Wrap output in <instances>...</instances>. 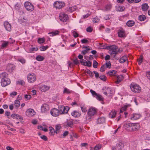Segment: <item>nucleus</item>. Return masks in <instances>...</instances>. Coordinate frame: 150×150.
I'll use <instances>...</instances> for the list:
<instances>
[{
	"mask_svg": "<svg viewBox=\"0 0 150 150\" xmlns=\"http://www.w3.org/2000/svg\"><path fill=\"white\" fill-rule=\"evenodd\" d=\"M8 74L6 73H3L0 74V78L1 79V84L3 87H5L8 85L9 83L8 79L7 77Z\"/></svg>",
	"mask_w": 150,
	"mask_h": 150,
	"instance_id": "obj_1",
	"label": "nucleus"
},
{
	"mask_svg": "<svg viewBox=\"0 0 150 150\" xmlns=\"http://www.w3.org/2000/svg\"><path fill=\"white\" fill-rule=\"evenodd\" d=\"M130 88L131 91L134 93H139L141 91V87L137 84L131 83L130 85Z\"/></svg>",
	"mask_w": 150,
	"mask_h": 150,
	"instance_id": "obj_2",
	"label": "nucleus"
},
{
	"mask_svg": "<svg viewBox=\"0 0 150 150\" xmlns=\"http://www.w3.org/2000/svg\"><path fill=\"white\" fill-rule=\"evenodd\" d=\"M108 47H109L110 49L111 50L109 51V53L110 54H114L113 57L115 58L116 54L118 53L119 52L118 50H117L118 48L115 45H111L108 46Z\"/></svg>",
	"mask_w": 150,
	"mask_h": 150,
	"instance_id": "obj_3",
	"label": "nucleus"
},
{
	"mask_svg": "<svg viewBox=\"0 0 150 150\" xmlns=\"http://www.w3.org/2000/svg\"><path fill=\"white\" fill-rule=\"evenodd\" d=\"M79 59H81L80 62L81 64L83 65L87 66L88 67H91V66L92 63L90 61L87 62L86 60L83 59V56L79 54L78 56Z\"/></svg>",
	"mask_w": 150,
	"mask_h": 150,
	"instance_id": "obj_4",
	"label": "nucleus"
},
{
	"mask_svg": "<svg viewBox=\"0 0 150 150\" xmlns=\"http://www.w3.org/2000/svg\"><path fill=\"white\" fill-rule=\"evenodd\" d=\"M24 6L25 9L28 11H32L34 9L33 5L29 1H26L24 3Z\"/></svg>",
	"mask_w": 150,
	"mask_h": 150,
	"instance_id": "obj_5",
	"label": "nucleus"
},
{
	"mask_svg": "<svg viewBox=\"0 0 150 150\" xmlns=\"http://www.w3.org/2000/svg\"><path fill=\"white\" fill-rule=\"evenodd\" d=\"M96 112L97 109L96 108H89L87 112V115L89 117V119H91V118L96 114Z\"/></svg>",
	"mask_w": 150,
	"mask_h": 150,
	"instance_id": "obj_6",
	"label": "nucleus"
},
{
	"mask_svg": "<svg viewBox=\"0 0 150 150\" xmlns=\"http://www.w3.org/2000/svg\"><path fill=\"white\" fill-rule=\"evenodd\" d=\"M103 93L106 96H111L112 94V90L109 87H105L103 88Z\"/></svg>",
	"mask_w": 150,
	"mask_h": 150,
	"instance_id": "obj_7",
	"label": "nucleus"
},
{
	"mask_svg": "<svg viewBox=\"0 0 150 150\" xmlns=\"http://www.w3.org/2000/svg\"><path fill=\"white\" fill-rule=\"evenodd\" d=\"M58 108L61 114L67 113L69 109V107L67 106L65 107L63 105L59 106Z\"/></svg>",
	"mask_w": 150,
	"mask_h": 150,
	"instance_id": "obj_8",
	"label": "nucleus"
},
{
	"mask_svg": "<svg viewBox=\"0 0 150 150\" xmlns=\"http://www.w3.org/2000/svg\"><path fill=\"white\" fill-rule=\"evenodd\" d=\"M27 78L28 81L30 83H32L36 80V77L35 74L31 73L28 75Z\"/></svg>",
	"mask_w": 150,
	"mask_h": 150,
	"instance_id": "obj_9",
	"label": "nucleus"
},
{
	"mask_svg": "<svg viewBox=\"0 0 150 150\" xmlns=\"http://www.w3.org/2000/svg\"><path fill=\"white\" fill-rule=\"evenodd\" d=\"M90 92L93 96L97 100L100 101L103 100V98L101 95L98 94L95 91L91 89L90 90Z\"/></svg>",
	"mask_w": 150,
	"mask_h": 150,
	"instance_id": "obj_10",
	"label": "nucleus"
},
{
	"mask_svg": "<svg viewBox=\"0 0 150 150\" xmlns=\"http://www.w3.org/2000/svg\"><path fill=\"white\" fill-rule=\"evenodd\" d=\"M65 4V3L62 2L56 1L54 3L53 5L57 9H59L63 7Z\"/></svg>",
	"mask_w": 150,
	"mask_h": 150,
	"instance_id": "obj_11",
	"label": "nucleus"
},
{
	"mask_svg": "<svg viewBox=\"0 0 150 150\" xmlns=\"http://www.w3.org/2000/svg\"><path fill=\"white\" fill-rule=\"evenodd\" d=\"M49 110V106L48 105L44 103L41 107V111L42 113H45Z\"/></svg>",
	"mask_w": 150,
	"mask_h": 150,
	"instance_id": "obj_12",
	"label": "nucleus"
},
{
	"mask_svg": "<svg viewBox=\"0 0 150 150\" xmlns=\"http://www.w3.org/2000/svg\"><path fill=\"white\" fill-rule=\"evenodd\" d=\"M59 19L63 22H65L68 19V17L67 15L64 13H61L59 15Z\"/></svg>",
	"mask_w": 150,
	"mask_h": 150,
	"instance_id": "obj_13",
	"label": "nucleus"
},
{
	"mask_svg": "<svg viewBox=\"0 0 150 150\" xmlns=\"http://www.w3.org/2000/svg\"><path fill=\"white\" fill-rule=\"evenodd\" d=\"M51 115L53 116L56 117L60 114L59 109H58L54 108L52 109L50 111Z\"/></svg>",
	"mask_w": 150,
	"mask_h": 150,
	"instance_id": "obj_14",
	"label": "nucleus"
},
{
	"mask_svg": "<svg viewBox=\"0 0 150 150\" xmlns=\"http://www.w3.org/2000/svg\"><path fill=\"white\" fill-rule=\"evenodd\" d=\"M39 89L43 92H45L48 91L50 88V86L43 84L39 85Z\"/></svg>",
	"mask_w": 150,
	"mask_h": 150,
	"instance_id": "obj_15",
	"label": "nucleus"
},
{
	"mask_svg": "<svg viewBox=\"0 0 150 150\" xmlns=\"http://www.w3.org/2000/svg\"><path fill=\"white\" fill-rule=\"evenodd\" d=\"M35 112L32 109H28L26 112V115L29 117H31L35 115Z\"/></svg>",
	"mask_w": 150,
	"mask_h": 150,
	"instance_id": "obj_16",
	"label": "nucleus"
},
{
	"mask_svg": "<svg viewBox=\"0 0 150 150\" xmlns=\"http://www.w3.org/2000/svg\"><path fill=\"white\" fill-rule=\"evenodd\" d=\"M11 117L13 119L19 120L20 121H22L23 120V117L17 114H12L11 115Z\"/></svg>",
	"mask_w": 150,
	"mask_h": 150,
	"instance_id": "obj_17",
	"label": "nucleus"
},
{
	"mask_svg": "<svg viewBox=\"0 0 150 150\" xmlns=\"http://www.w3.org/2000/svg\"><path fill=\"white\" fill-rule=\"evenodd\" d=\"M141 115L137 113H134L131 115L130 119L132 120H137L140 117Z\"/></svg>",
	"mask_w": 150,
	"mask_h": 150,
	"instance_id": "obj_18",
	"label": "nucleus"
},
{
	"mask_svg": "<svg viewBox=\"0 0 150 150\" xmlns=\"http://www.w3.org/2000/svg\"><path fill=\"white\" fill-rule=\"evenodd\" d=\"M81 114L80 112L76 110H74L71 112V115L75 117H80Z\"/></svg>",
	"mask_w": 150,
	"mask_h": 150,
	"instance_id": "obj_19",
	"label": "nucleus"
},
{
	"mask_svg": "<svg viewBox=\"0 0 150 150\" xmlns=\"http://www.w3.org/2000/svg\"><path fill=\"white\" fill-rule=\"evenodd\" d=\"M64 126L66 128L67 127L72 128L73 127V122L71 121H67L64 123Z\"/></svg>",
	"mask_w": 150,
	"mask_h": 150,
	"instance_id": "obj_20",
	"label": "nucleus"
},
{
	"mask_svg": "<svg viewBox=\"0 0 150 150\" xmlns=\"http://www.w3.org/2000/svg\"><path fill=\"white\" fill-rule=\"evenodd\" d=\"M139 127L140 125L139 124H133L131 129H129V130L131 131H136L139 129Z\"/></svg>",
	"mask_w": 150,
	"mask_h": 150,
	"instance_id": "obj_21",
	"label": "nucleus"
},
{
	"mask_svg": "<svg viewBox=\"0 0 150 150\" xmlns=\"http://www.w3.org/2000/svg\"><path fill=\"white\" fill-rule=\"evenodd\" d=\"M105 119L104 117H99L97 120L96 122L98 124H103L105 122Z\"/></svg>",
	"mask_w": 150,
	"mask_h": 150,
	"instance_id": "obj_22",
	"label": "nucleus"
},
{
	"mask_svg": "<svg viewBox=\"0 0 150 150\" xmlns=\"http://www.w3.org/2000/svg\"><path fill=\"white\" fill-rule=\"evenodd\" d=\"M117 33L119 37L122 38L125 36V31L123 29L118 30Z\"/></svg>",
	"mask_w": 150,
	"mask_h": 150,
	"instance_id": "obj_23",
	"label": "nucleus"
},
{
	"mask_svg": "<svg viewBox=\"0 0 150 150\" xmlns=\"http://www.w3.org/2000/svg\"><path fill=\"white\" fill-rule=\"evenodd\" d=\"M18 21L20 23L25 24L28 23L27 19L25 17L18 19Z\"/></svg>",
	"mask_w": 150,
	"mask_h": 150,
	"instance_id": "obj_24",
	"label": "nucleus"
},
{
	"mask_svg": "<svg viewBox=\"0 0 150 150\" xmlns=\"http://www.w3.org/2000/svg\"><path fill=\"white\" fill-rule=\"evenodd\" d=\"M126 61H127V63L128 62V61L127 59V56H122L119 60V62L121 63H124Z\"/></svg>",
	"mask_w": 150,
	"mask_h": 150,
	"instance_id": "obj_25",
	"label": "nucleus"
},
{
	"mask_svg": "<svg viewBox=\"0 0 150 150\" xmlns=\"http://www.w3.org/2000/svg\"><path fill=\"white\" fill-rule=\"evenodd\" d=\"M127 105H125L124 106L122 107L120 109V113H122L123 112H124V114L125 115V117H126L127 115V113L126 112H125V111L126 110L127 108Z\"/></svg>",
	"mask_w": 150,
	"mask_h": 150,
	"instance_id": "obj_26",
	"label": "nucleus"
},
{
	"mask_svg": "<svg viewBox=\"0 0 150 150\" xmlns=\"http://www.w3.org/2000/svg\"><path fill=\"white\" fill-rule=\"evenodd\" d=\"M149 7V6L146 3L143 4L142 5V9L143 11H146Z\"/></svg>",
	"mask_w": 150,
	"mask_h": 150,
	"instance_id": "obj_27",
	"label": "nucleus"
},
{
	"mask_svg": "<svg viewBox=\"0 0 150 150\" xmlns=\"http://www.w3.org/2000/svg\"><path fill=\"white\" fill-rule=\"evenodd\" d=\"M125 9V8L124 6H116V10L117 11H122Z\"/></svg>",
	"mask_w": 150,
	"mask_h": 150,
	"instance_id": "obj_28",
	"label": "nucleus"
},
{
	"mask_svg": "<svg viewBox=\"0 0 150 150\" xmlns=\"http://www.w3.org/2000/svg\"><path fill=\"white\" fill-rule=\"evenodd\" d=\"M135 24V22L132 20H129L126 23V25L128 27H132Z\"/></svg>",
	"mask_w": 150,
	"mask_h": 150,
	"instance_id": "obj_29",
	"label": "nucleus"
},
{
	"mask_svg": "<svg viewBox=\"0 0 150 150\" xmlns=\"http://www.w3.org/2000/svg\"><path fill=\"white\" fill-rule=\"evenodd\" d=\"M116 112L114 110H112L110 113L109 117L110 118H113L115 117Z\"/></svg>",
	"mask_w": 150,
	"mask_h": 150,
	"instance_id": "obj_30",
	"label": "nucleus"
},
{
	"mask_svg": "<svg viewBox=\"0 0 150 150\" xmlns=\"http://www.w3.org/2000/svg\"><path fill=\"white\" fill-rule=\"evenodd\" d=\"M117 73V71L113 70L109 71L107 74L110 76H115Z\"/></svg>",
	"mask_w": 150,
	"mask_h": 150,
	"instance_id": "obj_31",
	"label": "nucleus"
},
{
	"mask_svg": "<svg viewBox=\"0 0 150 150\" xmlns=\"http://www.w3.org/2000/svg\"><path fill=\"white\" fill-rule=\"evenodd\" d=\"M8 42L3 41L1 45V49H3L6 48L8 45Z\"/></svg>",
	"mask_w": 150,
	"mask_h": 150,
	"instance_id": "obj_32",
	"label": "nucleus"
},
{
	"mask_svg": "<svg viewBox=\"0 0 150 150\" xmlns=\"http://www.w3.org/2000/svg\"><path fill=\"white\" fill-rule=\"evenodd\" d=\"M4 26L6 29L9 31V23L8 21H5L4 23Z\"/></svg>",
	"mask_w": 150,
	"mask_h": 150,
	"instance_id": "obj_33",
	"label": "nucleus"
},
{
	"mask_svg": "<svg viewBox=\"0 0 150 150\" xmlns=\"http://www.w3.org/2000/svg\"><path fill=\"white\" fill-rule=\"evenodd\" d=\"M116 147L118 150H122L124 147V145L122 143H119L116 145Z\"/></svg>",
	"mask_w": 150,
	"mask_h": 150,
	"instance_id": "obj_34",
	"label": "nucleus"
},
{
	"mask_svg": "<svg viewBox=\"0 0 150 150\" xmlns=\"http://www.w3.org/2000/svg\"><path fill=\"white\" fill-rule=\"evenodd\" d=\"M50 135L52 136H53L55 132V131L54 129V128L52 127H50Z\"/></svg>",
	"mask_w": 150,
	"mask_h": 150,
	"instance_id": "obj_35",
	"label": "nucleus"
},
{
	"mask_svg": "<svg viewBox=\"0 0 150 150\" xmlns=\"http://www.w3.org/2000/svg\"><path fill=\"white\" fill-rule=\"evenodd\" d=\"M123 76L122 75L118 76L117 77V81L115 83L116 84L119 83L122 79Z\"/></svg>",
	"mask_w": 150,
	"mask_h": 150,
	"instance_id": "obj_36",
	"label": "nucleus"
},
{
	"mask_svg": "<svg viewBox=\"0 0 150 150\" xmlns=\"http://www.w3.org/2000/svg\"><path fill=\"white\" fill-rule=\"evenodd\" d=\"M76 9V6H73L71 7H70L69 8H67V10L68 11H69L71 13L73 12V11H75Z\"/></svg>",
	"mask_w": 150,
	"mask_h": 150,
	"instance_id": "obj_37",
	"label": "nucleus"
},
{
	"mask_svg": "<svg viewBox=\"0 0 150 150\" xmlns=\"http://www.w3.org/2000/svg\"><path fill=\"white\" fill-rule=\"evenodd\" d=\"M84 72L85 73H87L88 74L90 77H92L93 76V72L87 69Z\"/></svg>",
	"mask_w": 150,
	"mask_h": 150,
	"instance_id": "obj_38",
	"label": "nucleus"
},
{
	"mask_svg": "<svg viewBox=\"0 0 150 150\" xmlns=\"http://www.w3.org/2000/svg\"><path fill=\"white\" fill-rule=\"evenodd\" d=\"M61 128V126L59 125H56L55 126V133H58Z\"/></svg>",
	"mask_w": 150,
	"mask_h": 150,
	"instance_id": "obj_39",
	"label": "nucleus"
},
{
	"mask_svg": "<svg viewBox=\"0 0 150 150\" xmlns=\"http://www.w3.org/2000/svg\"><path fill=\"white\" fill-rule=\"evenodd\" d=\"M146 19L145 16L142 15L139 16V19L141 21H144Z\"/></svg>",
	"mask_w": 150,
	"mask_h": 150,
	"instance_id": "obj_40",
	"label": "nucleus"
},
{
	"mask_svg": "<svg viewBox=\"0 0 150 150\" xmlns=\"http://www.w3.org/2000/svg\"><path fill=\"white\" fill-rule=\"evenodd\" d=\"M44 58L43 57L39 55L36 57V59L39 61H43L44 59Z\"/></svg>",
	"mask_w": 150,
	"mask_h": 150,
	"instance_id": "obj_41",
	"label": "nucleus"
},
{
	"mask_svg": "<svg viewBox=\"0 0 150 150\" xmlns=\"http://www.w3.org/2000/svg\"><path fill=\"white\" fill-rule=\"evenodd\" d=\"M20 103L18 100H16L15 101L14 105L15 107L17 109L20 105Z\"/></svg>",
	"mask_w": 150,
	"mask_h": 150,
	"instance_id": "obj_42",
	"label": "nucleus"
},
{
	"mask_svg": "<svg viewBox=\"0 0 150 150\" xmlns=\"http://www.w3.org/2000/svg\"><path fill=\"white\" fill-rule=\"evenodd\" d=\"M112 5L110 4H108L105 7V10L106 11H108L110 10L112 8Z\"/></svg>",
	"mask_w": 150,
	"mask_h": 150,
	"instance_id": "obj_43",
	"label": "nucleus"
},
{
	"mask_svg": "<svg viewBox=\"0 0 150 150\" xmlns=\"http://www.w3.org/2000/svg\"><path fill=\"white\" fill-rule=\"evenodd\" d=\"M48 48L47 46H42L40 47V49L41 51H45Z\"/></svg>",
	"mask_w": 150,
	"mask_h": 150,
	"instance_id": "obj_44",
	"label": "nucleus"
},
{
	"mask_svg": "<svg viewBox=\"0 0 150 150\" xmlns=\"http://www.w3.org/2000/svg\"><path fill=\"white\" fill-rule=\"evenodd\" d=\"M15 66L13 64H10V69L12 72H13L15 69Z\"/></svg>",
	"mask_w": 150,
	"mask_h": 150,
	"instance_id": "obj_45",
	"label": "nucleus"
},
{
	"mask_svg": "<svg viewBox=\"0 0 150 150\" xmlns=\"http://www.w3.org/2000/svg\"><path fill=\"white\" fill-rule=\"evenodd\" d=\"M101 147L102 145L101 144H98L95 146L94 149V150H99L101 149Z\"/></svg>",
	"mask_w": 150,
	"mask_h": 150,
	"instance_id": "obj_46",
	"label": "nucleus"
},
{
	"mask_svg": "<svg viewBox=\"0 0 150 150\" xmlns=\"http://www.w3.org/2000/svg\"><path fill=\"white\" fill-rule=\"evenodd\" d=\"M143 56L142 55H141L139 57L138 61V64L140 65L143 62Z\"/></svg>",
	"mask_w": 150,
	"mask_h": 150,
	"instance_id": "obj_47",
	"label": "nucleus"
},
{
	"mask_svg": "<svg viewBox=\"0 0 150 150\" xmlns=\"http://www.w3.org/2000/svg\"><path fill=\"white\" fill-rule=\"evenodd\" d=\"M59 33V32L58 31H55L53 32H52L49 33V34H52V36H55L57 35Z\"/></svg>",
	"mask_w": 150,
	"mask_h": 150,
	"instance_id": "obj_48",
	"label": "nucleus"
},
{
	"mask_svg": "<svg viewBox=\"0 0 150 150\" xmlns=\"http://www.w3.org/2000/svg\"><path fill=\"white\" fill-rule=\"evenodd\" d=\"M16 83L18 84L23 85L25 84V82L23 80H21L17 81L16 82Z\"/></svg>",
	"mask_w": 150,
	"mask_h": 150,
	"instance_id": "obj_49",
	"label": "nucleus"
},
{
	"mask_svg": "<svg viewBox=\"0 0 150 150\" xmlns=\"http://www.w3.org/2000/svg\"><path fill=\"white\" fill-rule=\"evenodd\" d=\"M24 97L25 100H27L30 99L31 98V96L30 95L26 94L25 95Z\"/></svg>",
	"mask_w": 150,
	"mask_h": 150,
	"instance_id": "obj_50",
	"label": "nucleus"
},
{
	"mask_svg": "<svg viewBox=\"0 0 150 150\" xmlns=\"http://www.w3.org/2000/svg\"><path fill=\"white\" fill-rule=\"evenodd\" d=\"M99 78L101 80L104 81H105L106 80V77L104 75H100L99 77Z\"/></svg>",
	"mask_w": 150,
	"mask_h": 150,
	"instance_id": "obj_51",
	"label": "nucleus"
},
{
	"mask_svg": "<svg viewBox=\"0 0 150 150\" xmlns=\"http://www.w3.org/2000/svg\"><path fill=\"white\" fill-rule=\"evenodd\" d=\"M71 93V91L67 88H64L63 91V93L69 94Z\"/></svg>",
	"mask_w": 150,
	"mask_h": 150,
	"instance_id": "obj_52",
	"label": "nucleus"
},
{
	"mask_svg": "<svg viewBox=\"0 0 150 150\" xmlns=\"http://www.w3.org/2000/svg\"><path fill=\"white\" fill-rule=\"evenodd\" d=\"M45 42V40L43 38H39L38 39V42L40 44L43 43Z\"/></svg>",
	"mask_w": 150,
	"mask_h": 150,
	"instance_id": "obj_53",
	"label": "nucleus"
},
{
	"mask_svg": "<svg viewBox=\"0 0 150 150\" xmlns=\"http://www.w3.org/2000/svg\"><path fill=\"white\" fill-rule=\"evenodd\" d=\"M18 60L22 64H24L25 62V60L23 58L18 59Z\"/></svg>",
	"mask_w": 150,
	"mask_h": 150,
	"instance_id": "obj_54",
	"label": "nucleus"
},
{
	"mask_svg": "<svg viewBox=\"0 0 150 150\" xmlns=\"http://www.w3.org/2000/svg\"><path fill=\"white\" fill-rule=\"evenodd\" d=\"M98 64V63L97 62L94 60L93 61V67L94 68H96L97 67Z\"/></svg>",
	"mask_w": 150,
	"mask_h": 150,
	"instance_id": "obj_55",
	"label": "nucleus"
},
{
	"mask_svg": "<svg viewBox=\"0 0 150 150\" xmlns=\"http://www.w3.org/2000/svg\"><path fill=\"white\" fill-rule=\"evenodd\" d=\"M133 124L129 123H127L125 124V126L127 127H129L130 129H131V128H132V126Z\"/></svg>",
	"mask_w": 150,
	"mask_h": 150,
	"instance_id": "obj_56",
	"label": "nucleus"
},
{
	"mask_svg": "<svg viewBox=\"0 0 150 150\" xmlns=\"http://www.w3.org/2000/svg\"><path fill=\"white\" fill-rule=\"evenodd\" d=\"M99 21V19L97 17H95L93 18V21L94 23H97Z\"/></svg>",
	"mask_w": 150,
	"mask_h": 150,
	"instance_id": "obj_57",
	"label": "nucleus"
},
{
	"mask_svg": "<svg viewBox=\"0 0 150 150\" xmlns=\"http://www.w3.org/2000/svg\"><path fill=\"white\" fill-rule=\"evenodd\" d=\"M89 50V49H87L86 50H83L82 51L81 54L83 55L85 54L86 53L88 52V51Z\"/></svg>",
	"mask_w": 150,
	"mask_h": 150,
	"instance_id": "obj_58",
	"label": "nucleus"
},
{
	"mask_svg": "<svg viewBox=\"0 0 150 150\" xmlns=\"http://www.w3.org/2000/svg\"><path fill=\"white\" fill-rule=\"evenodd\" d=\"M81 110L83 112H86L87 111V109L86 107L84 106H81Z\"/></svg>",
	"mask_w": 150,
	"mask_h": 150,
	"instance_id": "obj_59",
	"label": "nucleus"
},
{
	"mask_svg": "<svg viewBox=\"0 0 150 150\" xmlns=\"http://www.w3.org/2000/svg\"><path fill=\"white\" fill-rule=\"evenodd\" d=\"M17 94V93L16 92L14 91L10 93V96L13 97L14 96H16Z\"/></svg>",
	"mask_w": 150,
	"mask_h": 150,
	"instance_id": "obj_60",
	"label": "nucleus"
},
{
	"mask_svg": "<svg viewBox=\"0 0 150 150\" xmlns=\"http://www.w3.org/2000/svg\"><path fill=\"white\" fill-rule=\"evenodd\" d=\"M105 65H103L100 68V71L102 72H103L105 70Z\"/></svg>",
	"mask_w": 150,
	"mask_h": 150,
	"instance_id": "obj_61",
	"label": "nucleus"
},
{
	"mask_svg": "<svg viewBox=\"0 0 150 150\" xmlns=\"http://www.w3.org/2000/svg\"><path fill=\"white\" fill-rule=\"evenodd\" d=\"M86 30L88 32H91L92 31V29L91 27H88L86 28Z\"/></svg>",
	"mask_w": 150,
	"mask_h": 150,
	"instance_id": "obj_62",
	"label": "nucleus"
},
{
	"mask_svg": "<svg viewBox=\"0 0 150 150\" xmlns=\"http://www.w3.org/2000/svg\"><path fill=\"white\" fill-rule=\"evenodd\" d=\"M73 34L75 38H76L78 36V34L75 31H74L73 32Z\"/></svg>",
	"mask_w": 150,
	"mask_h": 150,
	"instance_id": "obj_63",
	"label": "nucleus"
},
{
	"mask_svg": "<svg viewBox=\"0 0 150 150\" xmlns=\"http://www.w3.org/2000/svg\"><path fill=\"white\" fill-rule=\"evenodd\" d=\"M94 73L95 74V76L96 78H98L99 77V74L97 71H93Z\"/></svg>",
	"mask_w": 150,
	"mask_h": 150,
	"instance_id": "obj_64",
	"label": "nucleus"
}]
</instances>
